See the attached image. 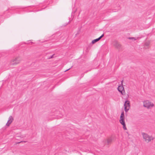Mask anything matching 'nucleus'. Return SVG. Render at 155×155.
<instances>
[{"label":"nucleus","instance_id":"1","mask_svg":"<svg viewBox=\"0 0 155 155\" xmlns=\"http://www.w3.org/2000/svg\"><path fill=\"white\" fill-rule=\"evenodd\" d=\"M142 135L144 141L147 143H149L150 141L153 140L154 139V137L152 136L149 135L147 134L144 133H142Z\"/></svg>","mask_w":155,"mask_h":155},{"label":"nucleus","instance_id":"2","mask_svg":"<svg viewBox=\"0 0 155 155\" xmlns=\"http://www.w3.org/2000/svg\"><path fill=\"white\" fill-rule=\"evenodd\" d=\"M143 103V106L147 109H151L154 106V104L148 100L144 101Z\"/></svg>","mask_w":155,"mask_h":155},{"label":"nucleus","instance_id":"3","mask_svg":"<svg viewBox=\"0 0 155 155\" xmlns=\"http://www.w3.org/2000/svg\"><path fill=\"white\" fill-rule=\"evenodd\" d=\"M119 122L120 124L123 125V127L124 129V130H126V127L125 121V117L123 111L121 113L120 115Z\"/></svg>","mask_w":155,"mask_h":155},{"label":"nucleus","instance_id":"4","mask_svg":"<svg viewBox=\"0 0 155 155\" xmlns=\"http://www.w3.org/2000/svg\"><path fill=\"white\" fill-rule=\"evenodd\" d=\"M21 60L20 57H17L12 59L11 61V64L12 65H16L20 63Z\"/></svg>","mask_w":155,"mask_h":155},{"label":"nucleus","instance_id":"5","mask_svg":"<svg viewBox=\"0 0 155 155\" xmlns=\"http://www.w3.org/2000/svg\"><path fill=\"white\" fill-rule=\"evenodd\" d=\"M118 90L123 95L125 94V91L124 90V87L122 86H119L118 87Z\"/></svg>","mask_w":155,"mask_h":155},{"label":"nucleus","instance_id":"6","mask_svg":"<svg viewBox=\"0 0 155 155\" xmlns=\"http://www.w3.org/2000/svg\"><path fill=\"white\" fill-rule=\"evenodd\" d=\"M13 118L12 116H10L8 118V122L6 124V125L9 126L13 120Z\"/></svg>","mask_w":155,"mask_h":155},{"label":"nucleus","instance_id":"7","mask_svg":"<svg viewBox=\"0 0 155 155\" xmlns=\"http://www.w3.org/2000/svg\"><path fill=\"white\" fill-rule=\"evenodd\" d=\"M130 101L127 100V112L130 109Z\"/></svg>","mask_w":155,"mask_h":155},{"label":"nucleus","instance_id":"8","mask_svg":"<svg viewBox=\"0 0 155 155\" xmlns=\"http://www.w3.org/2000/svg\"><path fill=\"white\" fill-rule=\"evenodd\" d=\"M99 38H97V39H95L94 40H93L92 42H91V43L92 44H94L96 42L98 41H99Z\"/></svg>","mask_w":155,"mask_h":155},{"label":"nucleus","instance_id":"9","mask_svg":"<svg viewBox=\"0 0 155 155\" xmlns=\"http://www.w3.org/2000/svg\"><path fill=\"white\" fill-rule=\"evenodd\" d=\"M114 45L117 48H118L120 46V45L118 43H116L115 44H114Z\"/></svg>","mask_w":155,"mask_h":155},{"label":"nucleus","instance_id":"10","mask_svg":"<svg viewBox=\"0 0 155 155\" xmlns=\"http://www.w3.org/2000/svg\"><path fill=\"white\" fill-rule=\"evenodd\" d=\"M128 38L130 39H131L133 41L136 40L137 39L136 38L134 37Z\"/></svg>","mask_w":155,"mask_h":155},{"label":"nucleus","instance_id":"11","mask_svg":"<svg viewBox=\"0 0 155 155\" xmlns=\"http://www.w3.org/2000/svg\"><path fill=\"white\" fill-rule=\"evenodd\" d=\"M124 109L125 111H126V101L124 102Z\"/></svg>","mask_w":155,"mask_h":155},{"label":"nucleus","instance_id":"12","mask_svg":"<svg viewBox=\"0 0 155 155\" xmlns=\"http://www.w3.org/2000/svg\"><path fill=\"white\" fill-rule=\"evenodd\" d=\"M150 43L149 42H146L145 44V45L146 46H148L149 45Z\"/></svg>","mask_w":155,"mask_h":155},{"label":"nucleus","instance_id":"13","mask_svg":"<svg viewBox=\"0 0 155 155\" xmlns=\"http://www.w3.org/2000/svg\"><path fill=\"white\" fill-rule=\"evenodd\" d=\"M104 36V34H102L100 37H99L98 38L100 40Z\"/></svg>","mask_w":155,"mask_h":155},{"label":"nucleus","instance_id":"14","mask_svg":"<svg viewBox=\"0 0 155 155\" xmlns=\"http://www.w3.org/2000/svg\"><path fill=\"white\" fill-rule=\"evenodd\" d=\"M111 140H110V139H109V140H107V142H108V143H110V142H111Z\"/></svg>","mask_w":155,"mask_h":155},{"label":"nucleus","instance_id":"15","mask_svg":"<svg viewBox=\"0 0 155 155\" xmlns=\"http://www.w3.org/2000/svg\"><path fill=\"white\" fill-rule=\"evenodd\" d=\"M70 69V68H69V69H67V70H66L65 71H68V70H69Z\"/></svg>","mask_w":155,"mask_h":155},{"label":"nucleus","instance_id":"16","mask_svg":"<svg viewBox=\"0 0 155 155\" xmlns=\"http://www.w3.org/2000/svg\"><path fill=\"white\" fill-rule=\"evenodd\" d=\"M54 55H54H52V56L51 57V58H52V57H53V56Z\"/></svg>","mask_w":155,"mask_h":155},{"label":"nucleus","instance_id":"17","mask_svg":"<svg viewBox=\"0 0 155 155\" xmlns=\"http://www.w3.org/2000/svg\"><path fill=\"white\" fill-rule=\"evenodd\" d=\"M54 55H54H52V56L51 57V58H52V57H53V56Z\"/></svg>","mask_w":155,"mask_h":155}]
</instances>
